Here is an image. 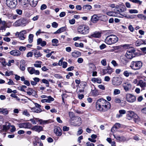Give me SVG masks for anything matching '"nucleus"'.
<instances>
[{
	"label": "nucleus",
	"instance_id": "f257e3e1",
	"mask_svg": "<svg viewBox=\"0 0 146 146\" xmlns=\"http://www.w3.org/2000/svg\"><path fill=\"white\" fill-rule=\"evenodd\" d=\"M96 106L98 110L104 112L107 111L110 108L111 105L109 102L102 98L97 100Z\"/></svg>",
	"mask_w": 146,
	"mask_h": 146
},
{
	"label": "nucleus",
	"instance_id": "f03ea898",
	"mask_svg": "<svg viewBox=\"0 0 146 146\" xmlns=\"http://www.w3.org/2000/svg\"><path fill=\"white\" fill-rule=\"evenodd\" d=\"M118 41V38L115 35H111L107 36L105 40V42L107 44L111 45L116 43Z\"/></svg>",
	"mask_w": 146,
	"mask_h": 146
},
{
	"label": "nucleus",
	"instance_id": "7ed1b4c3",
	"mask_svg": "<svg viewBox=\"0 0 146 146\" xmlns=\"http://www.w3.org/2000/svg\"><path fill=\"white\" fill-rule=\"evenodd\" d=\"M89 28L87 26L82 25L79 26L78 28V32L81 34L85 35L89 32Z\"/></svg>",
	"mask_w": 146,
	"mask_h": 146
},
{
	"label": "nucleus",
	"instance_id": "20e7f679",
	"mask_svg": "<svg viewBox=\"0 0 146 146\" xmlns=\"http://www.w3.org/2000/svg\"><path fill=\"white\" fill-rule=\"evenodd\" d=\"M142 66V62L140 61H133L131 62L130 67L133 70H137L140 69Z\"/></svg>",
	"mask_w": 146,
	"mask_h": 146
},
{
	"label": "nucleus",
	"instance_id": "39448f33",
	"mask_svg": "<svg viewBox=\"0 0 146 146\" xmlns=\"http://www.w3.org/2000/svg\"><path fill=\"white\" fill-rule=\"evenodd\" d=\"M81 118L76 116L71 121H70L71 125L74 126H79L82 124Z\"/></svg>",
	"mask_w": 146,
	"mask_h": 146
},
{
	"label": "nucleus",
	"instance_id": "423d86ee",
	"mask_svg": "<svg viewBox=\"0 0 146 146\" xmlns=\"http://www.w3.org/2000/svg\"><path fill=\"white\" fill-rule=\"evenodd\" d=\"M135 50L134 48L129 49L125 54L127 58L131 59L135 56Z\"/></svg>",
	"mask_w": 146,
	"mask_h": 146
},
{
	"label": "nucleus",
	"instance_id": "0eeeda50",
	"mask_svg": "<svg viewBox=\"0 0 146 146\" xmlns=\"http://www.w3.org/2000/svg\"><path fill=\"white\" fill-rule=\"evenodd\" d=\"M125 98L126 101L129 103H133L136 100V97L131 94H127L125 96Z\"/></svg>",
	"mask_w": 146,
	"mask_h": 146
},
{
	"label": "nucleus",
	"instance_id": "6e6552de",
	"mask_svg": "<svg viewBox=\"0 0 146 146\" xmlns=\"http://www.w3.org/2000/svg\"><path fill=\"white\" fill-rule=\"evenodd\" d=\"M122 80L121 77H113L112 80V83L114 86H119L122 83Z\"/></svg>",
	"mask_w": 146,
	"mask_h": 146
},
{
	"label": "nucleus",
	"instance_id": "1a4fd4ad",
	"mask_svg": "<svg viewBox=\"0 0 146 146\" xmlns=\"http://www.w3.org/2000/svg\"><path fill=\"white\" fill-rule=\"evenodd\" d=\"M26 23V19L23 18H21L14 23L13 25L15 27L22 26L23 25H25Z\"/></svg>",
	"mask_w": 146,
	"mask_h": 146
},
{
	"label": "nucleus",
	"instance_id": "9d476101",
	"mask_svg": "<svg viewBox=\"0 0 146 146\" xmlns=\"http://www.w3.org/2000/svg\"><path fill=\"white\" fill-rule=\"evenodd\" d=\"M106 17V16L102 15L100 16H98L96 15H94L92 16L91 18V21L93 23H96L99 20H102V18H104Z\"/></svg>",
	"mask_w": 146,
	"mask_h": 146
},
{
	"label": "nucleus",
	"instance_id": "9b49d317",
	"mask_svg": "<svg viewBox=\"0 0 146 146\" xmlns=\"http://www.w3.org/2000/svg\"><path fill=\"white\" fill-rule=\"evenodd\" d=\"M6 2L8 6L11 8L15 7L17 4V0H6Z\"/></svg>",
	"mask_w": 146,
	"mask_h": 146
},
{
	"label": "nucleus",
	"instance_id": "f8f14e48",
	"mask_svg": "<svg viewBox=\"0 0 146 146\" xmlns=\"http://www.w3.org/2000/svg\"><path fill=\"white\" fill-rule=\"evenodd\" d=\"M18 126L20 128L31 129L32 126L31 124L29 122L23 123L18 124Z\"/></svg>",
	"mask_w": 146,
	"mask_h": 146
},
{
	"label": "nucleus",
	"instance_id": "ddd939ff",
	"mask_svg": "<svg viewBox=\"0 0 146 146\" xmlns=\"http://www.w3.org/2000/svg\"><path fill=\"white\" fill-rule=\"evenodd\" d=\"M31 129L32 130L38 133L42 131L43 130V128L42 126L36 125L33 126Z\"/></svg>",
	"mask_w": 146,
	"mask_h": 146
},
{
	"label": "nucleus",
	"instance_id": "4468645a",
	"mask_svg": "<svg viewBox=\"0 0 146 146\" xmlns=\"http://www.w3.org/2000/svg\"><path fill=\"white\" fill-rule=\"evenodd\" d=\"M114 138H115L119 142H124L126 141V138L123 136H120L119 135L115 136L113 135Z\"/></svg>",
	"mask_w": 146,
	"mask_h": 146
},
{
	"label": "nucleus",
	"instance_id": "2eb2a0df",
	"mask_svg": "<svg viewBox=\"0 0 146 146\" xmlns=\"http://www.w3.org/2000/svg\"><path fill=\"white\" fill-rule=\"evenodd\" d=\"M101 36V33L99 32H95L91 35L88 36L90 38H99Z\"/></svg>",
	"mask_w": 146,
	"mask_h": 146
},
{
	"label": "nucleus",
	"instance_id": "dca6fc26",
	"mask_svg": "<svg viewBox=\"0 0 146 146\" xmlns=\"http://www.w3.org/2000/svg\"><path fill=\"white\" fill-rule=\"evenodd\" d=\"M54 131L58 136H60L62 135V130L59 127H56L54 129Z\"/></svg>",
	"mask_w": 146,
	"mask_h": 146
},
{
	"label": "nucleus",
	"instance_id": "f3484780",
	"mask_svg": "<svg viewBox=\"0 0 146 146\" xmlns=\"http://www.w3.org/2000/svg\"><path fill=\"white\" fill-rule=\"evenodd\" d=\"M2 25L0 27V30H5L7 27V23L5 21H2L1 19L0 18V26Z\"/></svg>",
	"mask_w": 146,
	"mask_h": 146
},
{
	"label": "nucleus",
	"instance_id": "a211bd4d",
	"mask_svg": "<svg viewBox=\"0 0 146 146\" xmlns=\"http://www.w3.org/2000/svg\"><path fill=\"white\" fill-rule=\"evenodd\" d=\"M102 71L104 74L107 73L110 74L113 72L112 69L109 66H108L107 69H103Z\"/></svg>",
	"mask_w": 146,
	"mask_h": 146
},
{
	"label": "nucleus",
	"instance_id": "6ab92c4d",
	"mask_svg": "<svg viewBox=\"0 0 146 146\" xmlns=\"http://www.w3.org/2000/svg\"><path fill=\"white\" fill-rule=\"evenodd\" d=\"M11 126L10 124L8 122H6L5 124L3 125V130L4 131L6 132L9 130Z\"/></svg>",
	"mask_w": 146,
	"mask_h": 146
},
{
	"label": "nucleus",
	"instance_id": "aec40b11",
	"mask_svg": "<svg viewBox=\"0 0 146 146\" xmlns=\"http://www.w3.org/2000/svg\"><path fill=\"white\" fill-rule=\"evenodd\" d=\"M10 54L15 56H18L21 55V52L19 50H13L10 52Z\"/></svg>",
	"mask_w": 146,
	"mask_h": 146
},
{
	"label": "nucleus",
	"instance_id": "412c9836",
	"mask_svg": "<svg viewBox=\"0 0 146 146\" xmlns=\"http://www.w3.org/2000/svg\"><path fill=\"white\" fill-rule=\"evenodd\" d=\"M26 33L25 30H23L20 32L18 36L19 39L21 40H24L25 38V34Z\"/></svg>",
	"mask_w": 146,
	"mask_h": 146
},
{
	"label": "nucleus",
	"instance_id": "4be33fe9",
	"mask_svg": "<svg viewBox=\"0 0 146 146\" xmlns=\"http://www.w3.org/2000/svg\"><path fill=\"white\" fill-rule=\"evenodd\" d=\"M120 127V124L118 123H116L112 128L111 131L112 133H114L116 130Z\"/></svg>",
	"mask_w": 146,
	"mask_h": 146
},
{
	"label": "nucleus",
	"instance_id": "5701e85b",
	"mask_svg": "<svg viewBox=\"0 0 146 146\" xmlns=\"http://www.w3.org/2000/svg\"><path fill=\"white\" fill-rule=\"evenodd\" d=\"M37 45L40 44L41 46H43L46 45V43L45 41H42L41 38H39L37 40Z\"/></svg>",
	"mask_w": 146,
	"mask_h": 146
},
{
	"label": "nucleus",
	"instance_id": "b1692460",
	"mask_svg": "<svg viewBox=\"0 0 146 146\" xmlns=\"http://www.w3.org/2000/svg\"><path fill=\"white\" fill-rule=\"evenodd\" d=\"M121 13H119L118 12H116L115 16L116 17H118L120 18H123V17H125L127 18H131L130 17L128 16V17H127L125 13H123V14H121Z\"/></svg>",
	"mask_w": 146,
	"mask_h": 146
},
{
	"label": "nucleus",
	"instance_id": "393cba45",
	"mask_svg": "<svg viewBox=\"0 0 146 146\" xmlns=\"http://www.w3.org/2000/svg\"><path fill=\"white\" fill-rule=\"evenodd\" d=\"M127 119L131 120L133 118V115L134 114V112L132 111H127Z\"/></svg>",
	"mask_w": 146,
	"mask_h": 146
},
{
	"label": "nucleus",
	"instance_id": "a878e982",
	"mask_svg": "<svg viewBox=\"0 0 146 146\" xmlns=\"http://www.w3.org/2000/svg\"><path fill=\"white\" fill-rule=\"evenodd\" d=\"M31 111L35 113H39L42 111V110L40 108H37L36 107L31 108Z\"/></svg>",
	"mask_w": 146,
	"mask_h": 146
},
{
	"label": "nucleus",
	"instance_id": "bb28decb",
	"mask_svg": "<svg viewBox=\"0 0 146 146\" xmlns=\"http://www.w3.org/2000/svg\"><path fill=\"white\" fill-rule=\"evenodd\" d=\"M123 86L125 91H127L131 88V85L130 84H127L125 83L123 84Z\"/></svg>",
	"mask_w": 146,
	"mask_h": 146
},
{
	"label": "nucleus",
	"instance_id": "cd10ccee",
	"mask_svg": "<svg viewBox=\"0 0 146 146\" xmlns=\"http://www.w3.org/2000/svg\"><path fill=\"white\" fill-rule=\"evenodd\" d=\"M72 55L74 57L77 58L81 55V53L80 52L75 50L72 52Z\"/></svg>",
	"mask_w": 146,
	"mask_h": 146
},
{
	"label": "nucleus",
	"instance_id": "c85d7f7f",
	"mask_svg": "<svg viewBox=\"0 0 146 146\" xmlns=\"http://www.w3.org/2000/svg\"><path fill=\"white\" fill-rule=\"evenodd\" d=\"M126 10V8L124 5H121L119 10H117V12L119 13H122Z\"/></svg>",
	"mask_w": 146,
	"mask_h": 146
},
{
	"label": "nucleus",
	"instance_id": "c756f323",
	"mask_svg": "<svg viewBox=\"0 0 146 146\" xmlns=\"http://www.w3.org/2000/svg\"><path fill=\"white\" fill-rule=\"evenodd\" d=\"M21 2L23 6H25L27 7H28L29 6V0H21Z\"/></svg>",
	"mask_w": 146,
	"mask_h": 146
},
{
	"label": "nucleus",
	"instance_id": "7c9ffc66",
	"mask_svg": "<svg viewBox=\"0 0 146 146\" xmlns=\"http://www.w3.org/2000/svg\"><path fill=\"white\" fill-rule=\"evenodd\" d=\"M92 8V6L89 5H85L82 7L83 10L85 11L90 10Z\"/></svg>",
	"mask_w": 146,
	"mask_h": 146
},
{
	"label": "nucleus",
	"instance_id": "2f4dec72",
	"mask_svg": "<svg viewBox=\"0 0 146 146\" xmlns=\"http://www.w3.org/2000/svg\"><path fill=\"white\" fill-rule=\"evenodd\" d=\"M69 116L70 118V122L72 121L73 119L76 117L75 116L74 113L72 112H69Z\"/></svg>",
	"mask_w": 146,
	"mask_h": 146
},
{
	"label": "nucleus",
	"instance_id": "473e14b6",
	"mask_svg": "<svg viewBox=\"0 0 146 146\" xmlns=\"http://www.w3.org/2000/svg\"><path fill=\"white\" fill-rule=\"evenodd\" d=\"M8 111L7 109H5L3 108H0V113L3 114L4 115H6L8 113Z\"/></svg>",
	"mask_w": 146,
	"mask_h": 146
},
{
	"label": "nucleus",
	"instance_id": "72a5a7b5",
	"mask_svg": "<svg viewBox=\"0 0 146 146\" xmlns=\"http://www.w3.org/2000/svg\"><path fill=\"white\" fill-rule=\"evenodd\" d=\"M91 80L93 82H97L99 84L101 83V80L99 78H93Z\"/></svg>",
	"mask_w": 146,
	"mask_h": 146
},
{
	"label": "nucleus",
	"instance_id": "f704fd0d",
	"mask_svg": "<svg viewBox=\"0 0 146 146\" xmlns=\"http://www.w3.org/2000/svg\"><path fill=\"white\" fill-rule=\"evenodd\" d=\"M138 85H139L141 88H144L146 86V83L142 80H140Z\"/></svg>",
	"mask_w": 146,
	"mask_h": 146
},
{
	"label": "nucleus",
	"instance_id": "c9c22d12",
	"mask_svg": "<svg viewBox=\"0 0 146 146\" xmlns=\"http://www.w3.org/2000/svg\"><path fill=\"white\" fill-rule=\"evenodd\" d=\"M42 63V62L40 61H36L35 63L34 64V66L37 68H41Z\"/></svg>",
	"mask_w": 146,
	"mask_h": 146
},
{
	"label": "nucleus",
	"instance_id": "e433bc0d",
	"mask_svg": "<svg viewBox=\"0 0 146 146\" xmlns=\"http://www.w3.org/2000/svg\"><path fill=\"white\" fill-rule=\"evenodd\" d=\"M143 43L145 44V42L144 41L142 40L141 39L136 42L135 45L137 46H139Z\"/></svg>",
	"mask_w": 146,
	"mask_h": 146
},
{
	"label": "nucleus",
	"instance_id": "4c0bfd02",
	"mask_svg": "<svg viewBox=\"0 0 146 146\" xmlns=\"http://www.w3.org/2000/svg\"><path fill=\"white\" fill-rule=\"evenodd\" d=\"M38 3L37 0H31L30 5L33 7H35L36 5Z\"/></svg>",
	"mask_w": 146,
	"mask_h": 146
},
{
	"label": "nucleus",
	"instance_id": "58836bf2",
	"mask_svg": "<svg viewBox=\"0 0 146 146\" xmlns=\"http://www.w3.org/2000/svg\"><path fill=\"white\" fill-rule=\"evenodd\" d=\"M87 85V83L84 82H82L79 87L80 88L84 89L85 87Z\"/></svg>",
	"mask_w": 146,
	"mask_h": 146
},
{
	"label": "nucleus",
	"instance_id": "ea45409f",
	"mask_svg": "<svg viewBox=\"0 0 146 146\" xmlns=\"http://www.w3.org/2000/svg\"><path fill=\"white\" fill-rule=\"evenodd\" d=\"M116 13V12H114L110 11L107 12L106 13V14L107 15L110 16L115 17Z\"/></svg>",
	"mask_w": 146,
	"mask_h": 146
},
{
	"label": "nucleus",
	"instance_id": "a19ab883",
	"mask_svg": "<svg viewBox=\"0 0 146 146\" xmlns=\"http://www.w3.org/2000/svg\"><path fill=\"white\" fill-rule=\"evenodd\" d=\"M35 70V68L32 67H29L27 68L28 71L31 74H34Z\"/></svg>",
	"mask_w": 146,
	"mask_h": 146
},
{
	"label": "nucleus",
	"instance_id": "79ce46f5",
	"mask_svg": "<svg viewBox=\"0 0 146 146\" xmlns=\"http://www.w3.org/2000/svg\"><path fill=\"white\" fill-rule=\"evenodd\" d=\"M128 58H127L125 55L121 59V61L124 64H126L128 62Z\"/></svg>",
	"mask_w": 146,
	"mask_h": 146
},
{
	"label": "nucleus",
	"instance_id": "37998d69",
	"mask_svg": "<svg viewBox=\"0 0 146 146\" xmlns=\"http://www.w3.org/2000/svg\"><path fill=\"white\" fill-rule=\"evenodd\" d=\"M52 45L54 46H57V44L58 42V40L56 39H53L52 40Z\"/></svg>",
	"mask_w": 146,
	"mask_h": 146
},
{
	"label": "nucleus",
	"instance_id": "c03bdc74",
	"mask_svg": "<svg viewBox=\"0 0 146 146\" xmlns=\"http://www.w3.org/2000/svg\"><path fill=\"white\" fill-rule=\"evenodd\" d=\"M34 92L35 91L31 88H29L27 92V93L28 95L31 96Z\"/></svg>",
	"mask_w": 146,
	"mask_h": 146
},
{
	"label": "nucleus",
	"instance_id": "a18cd8bd",
	"mask_svg": "<svg viewBox=\"0 0 146 146\" xmlns=\"http://www.w3.org/2000/svg\"><path fill=\"white\" fill-rule=\"evenodd\" d=\"M33 37L34 36L33 34H30L29 35L28 41L30 43H31L33 42Z\"/></svg>",
	"mask_w": 146,
	"mask_h": 146
},
{
	"label": "nucleus",
	"instance_id": "49530a36",
	"mask_svg": "<svg viewBox=\"0 0 146 146\" xmlns=\"http://www.w3.org/2000/svg\"><path fill=\"white\" fill-rule=\"evenodd\" d=\"M46 99L48 102V103H50L51 102L53 101L54 100L53 98L51 97L50 96H47Z\"/></svg>",
	"mask_w": 146,
	"mask_h": 146
},
{
	"label": "nucleus",
	"instance_id": "de8ad7c7",
	"mask_svg": "<svg viewBox=\"0 0 146 146\" xmlns=\"http://www.w3.org/2000/svg\"><path fill=\"white\" fill-rule=\"evenodd\" d=\"M0 62L1 63L3 66H5L7 65L6 62L4 58H0Z\"/></svg>",
	"mask_w": 146,
	"mask_h": 146
},
{
	"label": "nucleus",
	"instance_id": "09e8293b",
	"mask_svg": "<svg viewBox=\"0 0 146 146\" xmlns=\"http://www.w3.org/2000/svg\"><path fill=\"white\" fill-rule=\"evenodd\" d=\"M34 55L36 57H38L41 56V54L39 51H36L34 53Z\"/></svg>",
	"mask_w": 146,
	"mask_h": 146
},
{
	"label": "nucleus",
	"instance_id": "8fccbe9b",
	"mask_svg": "<svg viewBox=\"0 0 146 146\" xmlns=\"http://www.w3.org/2000/svg\"><path fill=\"white\" fill-rule=\"evenodd\" d=\"M37 118H34L32 119H31L30 121H31L33 124H36L37 123Z\"/></svg>",
	"mask_w": 146,
	"mask_h": 146
},
{
	"label": "nucleus",
	"instance_id": "3c124183",
	"mask_svg": "<svg viewBox=\"0 0 146 146\" xmlns=\"http://www.w3.org/2000/svg\"><path fill=\"white\" fill-rule=\"evenodd\" d=\"M74 45L77 47H83L84 46L83 44L82 43L79 44L77 42H75L74 44Z\"/></svg>",
	"mask_w": 146,
	"mask_h": 146
},
{
	"label": "nucleus",
	"instance_id": "603ef678",
	"mask_svg": "<svg viewBox=\"0 0 146 146\" xmlns=\"http://www.w3.org/2000/svg\"><path fill=\"white\" fill-rule=\"evenodd\" d=\"M130 1L133 3H138L139 5H141L142 3V1L139 0H130Z\"/></svg>",
	"mask_w": 146,
	"mask_h": 146
},
{
	"label": "nucleus",
	"instance_id": "864d4df0",
	"mask_svg": "<svg viewBox=\"0 0 146 146\" xmlns=\"http://www.w3.org/2000/svg\"><path fill=\"white\" fill-rule=\"evenodd\" d=\"M131 74V73L129 72L128 71H125L123 72V75L126 77H129V75Z\"/></svg>",
	"mask_w": 146,
	"mask_h": 146
},
{
	"label": "nucleus",
	"instance_id": "5fc2aeb1",
	"mask_svg": "<svg viewBox=\"0 0 146 146\" xmlns=\"http://www.w3.org/2000/svg\"><path fill=\"white\" fill-rule=\"evenodd\" d=\"M120 93V90L117 89H115L113 91V94L114 95H118Z\"/></svg>",
	"mask_w": 146,
	"mask_h": 146
},
{
	"label": "nucleus",
	"instance_id": "6e6d98bb",
	"mask_svg": "<svg viewBox=\"0 0 146 146\" xmlns=\"http://www.w3.org/2000/svg\"><path fill=\"white\" fill-rule=\"evenodd\" d=\"M129 13L131 14L137 13H138L137 10L135 9L129 10Z\"/></svg>",
	"mask_w": 146,
	"mask_h": 146
},
{
	"label": "nucleus",
	"instance_id": "4d7b16f0",
	"mask_svg": "<svg viewBox=\"0 0 146 146\" xmlns=\"http://www.w3.org/2000/svg\"><path fill=\"white\" fill-rule=\"evenodd\" d=\"M102 64L103 66H106L107 65V62L106 59H103L101 61Z\"/></svg>",
	"mask_w": 146,
	"mask_h": 146
},
{
	"label": "nucleus",
	"instance_id": "13d9d810",
	"mask_svg": "<svg viewBox=\"0 0 146 146\" xmlns=\"http://www.w3.org/2000/svg\"><path fill=\"white\" fill-rule=\"evenodd\" d=\"M121 100L118 98H115L114 100V102L116 103L120 104L121 103Z\"/></svg>",
	"mask_w": 146,
	"mask_h": 146
},
{
	"label": "nucleus",
	"instance_id": "bf43d9fd",
	"mask_svg": "<svg viewBox=\"0 0 146 146\" xmlns=\"http://www.w3.org/2000/svg\"><path fill=\"white\" fill-rule=\"evenodd\" d=\"M111 63L114 67L117 66H118V64L117 63L116 61L115 60H112L111 61Z\"/></svg>",
	"mask_w": 146,
	"mask_h": 146
},
{
	"label": "nucleus",
	"instance_id": "052dcab7",
	"mask_svg": "<svg viewBox=\"0 0 146 146\" xmlns=\"http://www.w3.org/2000/svg\"><path fill=\"white\" fill-rule=\"evenodd\" d=\"M7 84L9 85H14L15 84L12 80L9 79L7 82Z\"/></svg>",
	"mask_w": 146,
	"mask_h": 146
},
{
	"label": "nucleus",
	"instance_id": "680f3d73",
	"mask_svg": "<svg viewBox=\"0 0 146 146\" xmlns=\"http://www.w3.org/2000/svg\"><path fill=\"white\" fill-rule=\"evenodd\" d=\"M16 12L17 14L20 15H21L22 14L23 11L22 10H21L19 9H17L16 10Z\"/></svg>",
	"mask_w": 146,
	"mask_h": 146
},
{
	"label": "nucleus",
	"instance_id": "e2e57ef3",
	"mask_svg": "<svg viewBox=\"0 0 146 146\" xmlns=\"http://www.w3.org/2000/svg\"><path fill=\"white\" fill-rule=\"evenodd\" d=\"M47 8L46 5L44 4L42 5L40 7V9L42 10H43L46 9Z\"/></svg>",
	"mask_w": 146,
	"mask_h": 146
},
{
	"label": "nucleus",
	"instance_id": "0e129e2a",
	"mask_svg": "<svg viewBox=\"0 0 146 146\" xmlns=\"http://www.w3.org/2000/svg\"><path fill=\"white\" fill-rule=\"evenodd\" d=\"M119 114L122 115V114H125L126 113V111L124 110H120L119 111Z\"/></svg>",
	"mask_w": 146,
	"mask_h": 146
},
{
	"label": "nucleus",
	"instance_id": "69168bd1",
	"mask_svg": "<svg viewBox=\"0 0 146 146\" xmlns=\"http://www.w3.org/2000/svg\"><path fill=\"white\" fill-rule=\"evenodd\" d=\"M52 26L54 28H56L58 26V24L56 22H53L52 24Z\"/></svg>",
	"mask_w": 146,
	"mask_h": 146
},
{
	"label": "nucleus",
	"instance_id": "338daca9",
	"mask_svg": "<svg viewBox=\"0 0 146 146\" xmlns=\"http://www.w3.org/2000/svg\"><path fill=\"white\" fill-rule=\"evenodd\" d=\"M133 118L135 119L138 120L139 119V117L134 112V114L133 115Z\"/></svg>",
	"mask_w": 146,
	"mask_h": 146
},
{
	"label": "nucleus",
	"instance_id": "774afa93",
	"mask_svg": "<svg viewBox=\"0 0 146 146\" xmlns=\"http://www.w3.org/2000/svg\"><path fill=\"white\" fill-rule=\"evenodd\" d=\"M141 111L143 113L146 114V107L142 109Z\"/></svg>",
	"mask_w": 146,
	"mask_h": 146
}]
</instances>
